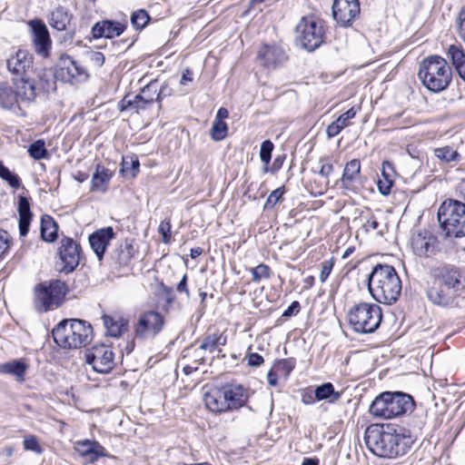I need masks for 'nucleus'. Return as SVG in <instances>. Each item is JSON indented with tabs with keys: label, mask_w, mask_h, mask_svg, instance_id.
Here are the masks:
<instances>
[{
	"label": "nucleus",
	"mask_w": 465,
	"mask_h": 465,
	"mask_svg": "<svg viewBox=\"0 0 465 465\" xmlns=\"http://www.w3.org/2000/svg\"><path fill=\"white\" fill-rule=\"evenodd\" d=\"M417 439V434L410 429L391 424H371L364 433L370 451L385 459L403 457L411 450Z\"/></svg>",
	"instance_id": "1"
},
{
	"label": "nucleus",
	"mask_w": 465,
	"mask_h": 465,
	"mask_svg": "<svg viewBox=\"0 0 465 465\" xmlns=\"http://www.w3.org/2000/svg\"><path fill=\"white\" fill-rule=\"evenodd\" d=\"M427 297L431 303L440 307H460V301L465 298V268L451 263L435 268Z\"/></svg>",
	"instance_id": "2"
},
{
	"label": "nucleus",
	"mask_w": 465,
	"mask_h": 465,
	"mask_svg": "<svg viewBox=\"0 0 465 465\" xmlns=\"http://www.w3.org/2000/svg\"><path fill=\"white\" fill-rule=\"evenodd\" d=\"M368 288L375 301L392 304L401 295V281L394 267L377 264L368 277Z\"/></svg>",
	"instance_id": "3"
},
{
	"label": "nucleus",
	"mask_w": 465,
	"mask_h": 465,
	"mask_svg": "<svg viewBox=\"0 0 465 465\" xmlns=\"http://www.w3.org/2000/svg\"><path fill=\"white\" fill-rule=\"evenodd\" d=\"M414 401L411 395L401 391H385L371 402L369 411L375 418L393 419L411 412Z\"/></svg>",
	"instance_id": "4"
},
{
	"label": "nucleus",
	"mask_w": 465,
	"mask_h": 465,
	"mask_svg": "<svg viewBox=\"0 0 465 465\" xmlns=\"http://www.w3.org/2000/svg\"><path fill=\"white\" fill-rule=\"evenodd\" d=\"M54 342L64 349H78L89 343L92 327L86 322L66 319L60 322L52 331Z\"/></svg>",
	"instance_id": "5"
},
{
	"label": "nucleus",
	"mask_w": 465,
	"mask_h": 465,
	"mask_svg": "<svg viewBox=\"0 0 465 465\" xmlns=\"http://www.w3.org/2000/svg\"><path fill=\"white\" fill-rule=\"evenodd\" d=\"M418 76L422 84L430 92L439 93L445 90L452 78L451 68L447 61L431 55L422 60Z\"/></svg>",
	"instance_id": "6"
},
{
	"label": "nucleus",
	"mask_w": 465,
	"mask_h": 465,
	"mask_svg": "<svg viewBox=\"0 0 465 465\" xmlns=\"http://www.w3.org/2000/svg\"><path fill=\"white\" fill-rule=\"evenodd\" d=\"M347 319L355 332L371 333L379 328L382 312L375 303L361 302L350 309Z\"/></svg>",
	"instance_id": "7"
},
{
	"label": "nucleus",
	"mask_w": 465,
	"mask_h": 465,
	"mask_svg": "<svg viewBox=\"0 0 465 465\" xmlns=\"http://www.w3.org/2000/svg\"><path fill=\"white\" fill-rule=\"evenodd\" d=\"M438 219L447 237L465 236V203L457 200L445 201L438 212Z\"/></svg>",
	"instance_id": "8"
},
{
	"label": "nucleus",
	"mask_w": 465,
	"mask_h": 465,
	"mask_svg": "<svg viewBox=\"0 0 465 465\" xmlns=\"http://www.w3.org/2000/svg\"><path fill=\"white\" fill-rule=\"evenodd\" d=\"M325 31L321 20L314 16H303L296 25V40L305 50L312 52L324 41Z\"/></svg>",
	"instance_id": "9"
},
{
	"label": "nucleus",
	"mask_w": 465,
	"mask_h": 465,
	"mask_svg": "<svg viewBox=\"0 0 465 465\" xmlns=\"http://www.w3.org/2000/svg\"><path fill=\"white\" fill-rule=\"evenodd\" d=\"M66 292L65 283L59 280L45 282L35 289V307L46 312L58 307Z\"/></svg>",
	"instance_id": "10"
},
{
	"label": "nucleus",
	"mask_w": 465,
	"mask_h": 465,
	"mask_svg": "<svg viewBox=\"0 0 465 465\" xmlns=\"http://www.w3.org/2000/svg\"><path fill=\"white\" fill-rule=\"evenodd\" d=\"M164 326L163 316L156 311H147L141 313L134 325V336L143 341L153 339Z\"/></svg>",
	"instance_id": "11"
},
{
	"label": "nucleus",
	"mask_w": 465,
	"mask_h": 465,
	"mask_svg": "<svg viewBox=\"0 0 465 465\" xmlns=\"http://www.w3.org/2000/svg\"><path fill=\"white\" fill-rule=\"evenodd\" d=\"M54 76L64 83L77 84L87 80L89 74L87 70L70 55L62 54L56 63Z\"/></svg>",
	"instance_id": "12"
},
{
	"label": "nucleus",
	"mask_w": 465,
	"mask_h": 465,
	"mask_svg": "<svg viewBox=\"0 0 465 465\" xmlns=\"http://www.w3.org/2000/svg\"><path fill=\"white\" fill-rule=\"evenodd\" d=\"M81 246L74 240L64 237L58 248L56 266L59 272L69 273L74 271L80 262Z\"/></svg>",
	"instance_id": "13"
},
{
	"label": "nucleus",
	"mask_w": 465,
	"mask_h": 465,
	"mask_svg": "<svg viewBox=\"0 0 465 465\" xmlns=\"http://www.w3.org/2000/svg\"><path fill=\"white\" fill-rule=\"evenodd\" d=\"M410 245L412 252L420 258H431L440 251L438 237L427 230L414 232Z\"/></svg>",
	"instance_id": "14"
},
{
	"label": "nucleus",
	"mask_w": 465,
	"mask_h": 465,
	"mask_svg": "<svg viewBox=\"0 0 465 465\" xmlns=\"http://www.w3.org/2000/svg\"><path fill=\"white\" fill-rule=\"evenodd\" d=\"M85 357L86 362L91 364L96 372L108 373L114 366V353L104 344L94 346L86 352Z\"/></svg>",
	"instance_id": "15"
},
{
	"label": "nucleus",
	"mask_w": 465,
	"mask_h": 465,
	"mask_svg": "<svg viewBox=\"0 0 465 465\" xmlns=\"http://www.w3.org/2000/svg\"><path fill=\"white\" fill-rule=\"evenodd\" d=\"M12 82L21 102L27 103H31L35 99L37 88H42L45 92H48L50 89H54V81L45 80V84H39V87H37L33 75L28 77L12 78Z\"/></svg>",
	"instance_id": "16"
},
{
	"label": "nucleus",
	"mask_w": 465,
	"mask_h": 465,
	"mask_svg": "<svg viewBox=\"0 0 465 465\" xmlns=\"http://www.w3.org/2000/svg\"><path fill=\"white\" fill-rule=\"evenodd\" d=\"M6 67L12 78L28 77L34 74L33 56L25 50H18L6 59Z\"/></svg>",
	"instance_id": "17"
},
{
	"label": "nucleus",
	"mask_w": 465,
	"mask_h": 465,
	"mask_svg": "<svg viewBox=\"0 0 465 465\" xmlns=\"http://www.w3.org/2000/svg\"><path fill=\"white\" fill-rule=\"evenodd\" d=\"M360 3L358 0H334L332 15L341 26H350L360 15Z\"/></svg>",
	"instance_id": "18"
},
{
	"label": "nucleus",
	"mask_w": 465,
	"mask_h": 465,
	"mask_svg": "<svg viewBox=\"0 0 465 465\" xmlns=\"http://www.w3.org/2000/svg\"><path fill=\"white\" fill-rule=\"evenodd\" d=\"M337 184L346 192L358 193L361 190L362 187V178L360 160L352 159L346 163L342 176L337 182Z\"/></svg>",
	"instance_id": "19"
},
{
	"label": "nucleus",
	"mask_w": 465,
	"mask_h": 465,
	"mask_svg": "<svg viewBox=\"0 0 465 465\" xmlns=\"http://www.w3.org/2000/svg\"><path fill=\"white\" fill-rule=\"evenodd\" d=\"M257 58L262 66L273 70L282 65L288 59V56L281 46L264 45L258 51Z\"/></svg>",
	"instance_id": "20"
},
{
	"label": "nucleus",
	"mask_w": 465,
	"mask_h": 465,
	"mask_svg": "<svg viewBox=\"0 0 465 465\" xmlns=\"http://www.w3.org/2000/svg\"><path fill=\"white\" fill-rule=\"evenodd\" d=\"M28 25L32 29L35 52L42 56H47L52 42L46 25L38 19L29 21Z\"/></svg>",
	"instance_id": "21"
},
{
	"label": "nucleus",
	"mask_w": 465,
	"mask_h": 465,
	"mask_svg": "<svg viewBox=\"0 0 465 465\" xmlns=\"http://www.w3.org/2000/svg\"><path fill=\"white\" fill-rule=\"evenodd\" d=\"M75 451L89 463H94L99 458L106 457V450L95 440H82L74 444Z\"/></svg>",
	"instance_id": "22"
},
{
	"label": "nucleus",
	"mask_w": 465,
	"mask_h": 465,
	"mask_svg": "<svg viewBox=\"0 0 465 465\" xmlns=\"http://www.w3.org/2000/svg\"><path fill=\"white\" fill-rule=\"evenodd\" d=\"M126 29V24L114 20H103L95 23L91 30L94 39L108 38L112 39L121 35Z\"/></svg>",
	"instance_id": "23"
},
{
	"label": "nucleus",
	"mask_w": 465,
	"mask_h": 465,
	"mask_svg": "<svg viewBox=\"0 0 465 465\" xmlns=\"http://www.w3.org/2000/svg\"><path fill=\"white\" fill-rule=\"evenodd\" d=\"M114 236V229L110 226L97 230L89 236L91 248L99 261H102L107 245Z\"/></svg>",
	"instance_id": "24"
},
{
	"label": "nucleus",
	"mask_w": 465,
	"mask_h": 465,
	"mask_svg": "<svg viewBox=\"0 0 465 465\" xmlns=\"http://www.w3.org/2000/svg\"><path fill=\"white\" fill-rule=\"evenodd\" d=\"M223 387L212 388L205 391L203 401L207 409L213 412H224L229 411Z\"/></svg>",
	"instance_id": "25"
},
{
	"label": "nucleus",
	"mask_w": 465,
	"mask_h": 465,
	"mask_svg": "<svg viewBox=\"0 0 465 465\" xmlns=\"http://www.w3.org/2000/svg\"><path fill=\"white\" fill-rule=\"evenodd\" d=\"M227 342V337L223 334L213 333L206 335L201 341L198 349L194 351L195 358L197 361L203 362L204 361V352H213L222 346H224Z\"/></svg>",
	"instance_id": "26"
},
{
	"label": "nucleus",
	"mask_w": 465,
	"mask_h": 465,
	"mask_svg": "<svg viewBox=\"0 0 465 465\" xmlns=\"http://www.w3.org/2000/svg\"><path fill=\"white\" fill-rule=\"evenodd\" d=\"M20 98L15 90L12 87L0 86V106L7 111H11L15 115L25 116V112L20 105Z\"/></svg>",
	"instance_id": "27"
},
{
	"label": "nucleus",
	"mask_w": 465,
	"mask_h": 465,
	"mask_svg": "<svg viewBox=\"0 0 465 465\" xmlns=\"http://www.w3.org/2000/svg\"><path fill=\"white\" fill-rule=\"evenodd\" d=\"M223 387L229 411L242 407L248 400L246 390L242 385L226 384Z\"/></svg>",
	"instance_id": "28"
},
{
	"label": "nucleus",
	"mask_w": 465,
	"mask_h": 465,
	"mask_svg": "<svg viewBox=\"0 0 465 465\" xmlns=\"http://www.w3.org/2000/svg\"><path fill=\"white\" fill-rule=\"evenodd\" d=\"M17 210L19 213V234L20 237H25L29 232V227L33 216L30 209V203L25 196H19Z\"/></svg>",
	"instance_id": "29"
},
{
	"label": "nucleus",
	"mask_w": 465,
	"mask_h": 465,
	"mask_svg": "<svg viewBox=\"0 0 465 465\" xmlns=\"http://www.w3.org/2000/svg\"><path fill=\"white\" fill-rule=\"evenodd\" d=\"M134 255V249L131 243L126 242L124 245L114 250L111 253L112 263L116 268L127 266Z\"/></svg>",
	"instance_id": "30"
},
{
	"label": "nucleus",
	"mask_w": 465,
	"mask_h": 465,
	"mask_svg": "<svg viewBox=\"0 0 465 465\" xmlns=\"http://www.w3.org/2000/svg\"><path fill=\"white\" fill-rule=\"evenodd\" d=\"M27 370V365L21 361H11L0 364V373L10 374L14 376L16 381H23L25 374Z\"/></svg>",
	"instance_id": "31"
},
{
	"label": "nucleus",
	"mask_w": 465,
	"mask_h": 465,
	"mask_svg": "<svg viewBox=\"0 0 465 465\" xmlns=\"http://www.w3.org/2000/svg\"><path fill=\"white\" fill-rule=\"evenodd\" d=\"M71 18L72 15L65 8L58 6L51 13L49 24L53 28L58 31H64L70 24Z\"/></svg>",
	"instance_id": "32"
},
{
	"label": "nucleus",
	"mask_w": 465,
	"mask_h": 465,
	"mask_svg": "<svg viewBox=\"0 0 465 465\" xmlns=\"http://www.w3.org/2000/svg\"><path fill=\"white\" fill-rule=\"evenodd\" d=\"M102 319L107 334L112 337H119L127 330V321L122 318L115 319L112 316L104 315Z\"/></svg>",
	"instance_id": "33"
},
{
	"label": "nucleus",
	"mask_w": 465,
	"mask_h": 465,
	"mask_svg": "<svg viewBox=\"0 0 465 465\" xmlns=\"http://www.w3.org/2000/svg\"><path fill=\"white\" fill-rule=\"evenodd\" d=\"M40 230L41 237L45 242H53L56 240L58 226L51 216H42Z\"/></svg>",
	"instance_id": "34"
},
{
	"label": "nucleus",
	"mask_w": 465,
	"mask_h": 465,
	"mask_svg": "<svg viewBox=\"0 0 465 465\" xmlns=\"http://www.w3.org/2000/svg\"><path fill=\"white\" fill-rule=\"evenodd\" d=\"M317 401H328L330 403H334L341 396V393L334 390V386L331 382H325L315 388Z\"/></svg>",
	"instance_id": "35"
},
{
	"label": "nucleus",
	"mask_w": 465,
	"mask_h": 465,
	"mask_svg": "<svg viewBox=\"0 0 465 465\" xmlns=\"http://www.w3.org/2000/svg\"><path fill=\"white\" fill-rule=\"evenodd\" d=\"M112 173L108 169L97 165L96 171L92 178L91 191H105V184L110 181Z\"/></svg>",
	"instance_id": "36"
},
{
	"label": "nucleus",
	"mask_w": 465,
	"mask_h": 465,
	"mask_svg": "<svg viewBox=\"0 0 465 465\" xmlns=\"http://www.w3.org/2000/svg\"><path fill=\"white\" fill-rule=\"evenodd\" d=\"M434 155L443 163L459 162L460 153L450 146H443L434 149Z\"/></svg>",
	"instance_id": "37"
},
{
	"label": "nucleus",
	"mask_w": 465,
	"mask_h": 465,
	"mask_svg": "<svg viewBox=\"0 0 465 465\" xmlns=\"http://www.w3.org/2000/svg\"><path fill=\"white\" fill-rule=\"evenodd\" d=\"M447 55L450 59L455 69L465 63V52L460 45H451L449 46Z\"/></svg>",
	"instance_id": "38"
},
{
	"label": "nucleus",
	"mask_w": 465,
	"mask_h": 465,
	"mask_svg": "<svg viewBox=\"0 0 465 465\" xmlns=\"http://www.w3.org/2000/svg\"><path fill=\"white\" fill-rule=\"evenodd\" d=\"M0 178L6 182L12 188L17 189L21 186L20 177L10 171L4 163L0 161Z\"/></svg>",
	"instance_id": "39"
},
{
	"label": "nucleus",
	"mask_w": 465,
	"mask_h": 465,
	"mask_svg": "<svg viewBox=\"0 0 465 465\" xmlns=\"http://www.w3.org/2000/svg\"><path fill=\"white\" fill-rule=\"evenodd\" d=\"M157 93V84L156 83H150L146 86H144L139 94L135 95V99L138 102L145 101V103L153 104L155 101Z\"/></svg>",
	"instance_id": "40"
},
{
	"label": "nucleus",
	"mask_w": 465,
	"mask_h": 465,
	"mask_svg": "<svg viewBox=\"0 0 465 465\" xmlns=\"http://www.w3.org/2000/svg\"><path fill=\"white\" fill-rule=\"evenodd\" d=\"M28 153L35 160L45 159L48 156V152L43 140H37L29 146Z\"/></svg>",
	"instance_id": "41"
},
{
	"label": "nucleus",
	"mask_w": 465,
	"mask_h": 465,
	"mask_svg": "<svg viewBox=\"0 0 465 465\" xmlns=\"http://www.w3.org/2000/svg\"><path fill=\"white\" fill-rule=\"evenodd\" d=\"M140 163L137 158H123L121 172L134 177L139 172Z\"/></svg>",
	"instance_id": "42"
},
{
	"label": "nucleus",
	"mask_w": 465,
	"mask_h": 465,
	"mask_svg": "<svg viewBox=\"0 0 465 465\" xmlns=\"http://www.w3.org/2000/svg\"><path fill=\"white\" fill-rule=\"evenodd\" d=\"M150 16L143 9H139L131 15V23L137 30L143 29L148 24Z\"/></svg>",
	"instance_id": "43"
},
{
	"label": "nucleus",
	"mask_w": 465,
	"mask_h": 465,
	"mask_svg": "<svg viewBox=\"0 0 465 465\" xmlns=\"http://www.w3.org/2000/svg\"><path fill=\"white\" fill-rule=\"evenodd\" d=\"M227 124L221 120H214L211 129V136L214 141H222L227 135Z\"/></svg>",
	"instance_id": "44"
},
{
	"label": "nucleus",
	"mask_w": 465,
	"mask_h": 465,
	"mask_svg": "<svg viewBox=\"0 0 465 465\" xmlns=\"http://www.w3.org/2000/svg\"><path fill=\"white\" fill-rule=\"evenodd\" d=\"M294 367L295 360L292 358L281 360L274 365L276 371L285 378L290 375Z\"/></svg>",
	"instance_id": "45"
},
{
	"label": "nucleus",
	"mask_w": 465,
	"mask_h": 465,
	"mask_svg": "<svg viewBox=\"0 0 465 465\" xmlns=\"http://www.w3.org/2000/svg\"><path fill=\"white\" fill-rule=\"evenodd\" d=\"M252 281L259 282L262 279H269L271 277V269L268 265L261 263L258 266L251 269Z\"/></svg>",
	"instance_id": "46"
},
{
	"label": "nucleus",
	"mask_w": 465,
	"mask_h": 465,
	"mask_svg": "<svg viewBox=\"0 0 465 465\" xmlns=\"http://www.w3.org/2000/svg\"><path fill=\"white\" fill-rule=\"evenodd\" d=\"M273 148H274V145H273L272 142H271L270 140H265L261 144L260 158H261L262 162H263L265 164L264 172H268L267 165L269 164V163L271 161L272 152Z\"/></svg>",
	"instance_id": "47"
},
{
	"label": "nucleus",
	"mask_w": 465,
	"mask_h": 465,
	"mask_svg": "<svg viewBox=\"0 0 465 465\" xmlns=\"http://www.w3.org/2000/svg\"><path fill=\"white\" fill-rule=\"evenodd\" d=\"M319 174L327 179L326 184H329V176L333 172V161L330 157L321 158L319 161Z\"/></svg>",
	"instance_id": "48"
},
{
	"label": "nucleus",
	"mask_w": 465,
	"mask_h": 465,
	"mask_svg": "<svg viewBox=\"0 0 465 465\" xmlns=\"http://www.w3.org/2000/svg\"><path fill=\"white\" fill-rule=\"evenodd\" d=\"M138 100L134 96L125 95L123 100L119 103L120 111H126L128 109H135L136 112L139 110H144V105L137 104Z\"/></svg>",
	"instance_id": "49"
},
{
	"label": "nucleus",
	"mask_w": 465,
	"mask_h": 465,
	"mask_svg": "<svg viewBox=\"0 0 465 465\" xmlns=\"http://www.w3.org/2000/svg\"><path fill=\"white\" fill-rule=\"evenodd\" d=\"M283 193H284V187H279V188L275 189L274 191H272L269 194V196L265 202L264 209L265 210L272 209L277 204V203L281 200Z\"/></svg>",
	"instance_id": "50"
},
{
	"label": "nucleus",
	"mask_w": 465,
	"mask_h": 465,
	"mask_svg": "<svg viewBox=\"0 0 465 465\" xmlns=\"http://www.w3.org/2000/svg\"><path fill=\"white\" fill-rule=\"evenodd\" d=\"M12 244V238L5 231L0 232V261L8 252Z\"/></svg>",
	"instance_id": "51"
},
{
	"label": "nucleus",
	"mask_w": 465,
	"mask_h": 465,
	"mask_svg": "<svg viewBox=\"0 0 465 465\" xmlns=\"http://www.w3.org/2000/svg\"><path fill=\"white\" fill-rule=\"evenodd\" d=\"M24 448L25 450H31V451H35L36 453L42 452V448H41L36 437L34 435H29L25 438Z\"/></svg>",
	"instance_id": "52"
},
{
	"label": "nucleus",
	"mask_w": 465,
	"mask_h": 465,
	"mask_svg": "<svg viewBox=\"0 0 465 465\" xmlns=\"http://www.w3.org/2000/svg\"><path fill=\"white\" fill-rule=\"evenodd\" d=\"M159 233L163 236V242L168 243L171 239V223L169 220L162 221L158 227Z\"/></svg>",
	"instance_id": "53"
},
{
	"label": "nucleus",
	"mask_w": 465,
	"mask_h": 465,
	"mask_svg": "<svg viewBox=\"0 0 465 465\" xmlns=\"http://www.w3.org/2000/svg\"><path fill=\"white\" fill-rule=\"evenodd\" d=\"M332 268H333L332 259L326 260L322 263V270H321L320 276H319L320 281L322 282H324L328 279V277L330 276V274L332 271Z\"/></svg>",
	"instance_id": "54"
},
{
	"label": "nucleus",
	"mask_w": 465,
	"mask_h": 465,
	"mask_svg": "<svg viewBox=\"0 0 465 465\" xmlns=\"http://www.w3.org/2000/svg\"><path fill=\"white\" fill-rule=\"evenodd\" d=\"M393 184V179H379L377 183V186L379 189V192L383 195H388L391 193V189Z\"/></svg>",
	"instance_id": "55"
},
{
	"label": "nucleus",
	"mask_w": 465,
	"mask_h": 465,
	"mask_svg": "<svg viewBox=\"0 0 465 465\" xmlns=\"http://www.w3.org/2000/svg\"><path fill=\"white\" fill-rule=\"evenodd\" d=\"M357 114V110L354 108V107H351V109H349L347 112H345L344 114H341L338 118H337V121L341 124L343 125V127H347L348 125H350V120L354 118L355 115Z\"/></svg>",
	"instance_id": "56"
},
{
	"label": "nucleus",
	"mask_w": 465,
	"mask_h": 465,
	"mask_svg": "<svg viewBox=\"0 0 465 465\" xmlns=\"http://www.w3.org/2000/svg\"><path fill=\"white\" fill-rule=\"evenodd\" d=\"M458 35L465 42V6L461 8L458 15Z\"/></svg>",
	"instance_id": "57"
},
{
	"label": "nucleus",
	"mask_w": 465,
	"mask_h": 465,
	"mask_svg": "<svg viewBox=\"0 0 465 465\" xmlns=\"http://www.w3.org/2000/svg\"><path fill=\"white\" fill-rule=\"evenodd\" d=\"M344 127L341 125L337 119L331 123L326 129V134L329 138H332L336 135H338L341 130H343Z\"/></svg>",
	"instance_id": "58"
},
{
	"label": "nucleus",
	"mask_w": 465,
	"mask_h": 465,
	"mask_svg": "<svg viewBox=\"0 0 465 465\" xmlns=\"http://www.w3.org/2000/svg\"><path fill=\"white\" fill-rule=\"evenodd\" d=\"M88 57L93 65L101 67L104 64V55L101 52L91 51L88 53Z\"/></svg>",
	"instance_id": "59"
},
{
	"label": "nucleus",
	"mask_w": 465,
	"mask_h": 465,
	"mask_svg": "<svg viewBox=\"0 0 465 465\" xmlns=\"http://www.w3.org/2000/svg\"><path fill=\"white\" fill-rule=\"evenodd\" d=\"M246 357L248 364L252 367H259L264 362L262 356L256 352L249 353Z\"/></svg>",
	"instance_id": "60"
},
{
	"label": "nucleus",
	"mask_w": 465,
	"mask_h": 465,
	"mask_svg": "<svg viewBox=\"0 0 465 465\" xmlns=\"http://www.w3.org/2000/svg\"><path fill=\"white\" fill-rule=\"evenodd\" d=\"M315 396H316L315 390L314 391H312V390L304 391L302 393V403H304L306 405L313 404L317 401V398Z\"/></svg>",
	"instance_id": "61"
},
{
	"label": "nucleus",
	"mask_w": 465,
	"mask_h": 465,
	"mask_svg": "<svg viewBox=\"0 0 465 465\" xmlns=\"http://www.w3.org/2000/svg\"><path fill=\"white\" fill-rule=\"evenodd\" d=\"M362 228L366 232L375 231L379 228V222L374 215H371L363 223Z\"/></svg>",
	"instance_id": "62"
},
{
	"label": "nucleus",
	"mask_w": 465,
	"mask_h": 465,
	"mask_svg": "<svg viewBox=\"0 0 465 465\" xmlns=\"http://www.w3.org/2000/svg\"><path fill=\"white\" fill-rule=\"evenodd\" d=\"M393 167L389 162H383L381 168V175L383 178L392 179L393 178Z\"/></svg>",
	"instance_id": "63"
},
{
	"label": "nucleus",
	"mask_w": 465,
	"mask_h": 465,
	"mask_svg": "<svg viewBox=\"0 0 465 465\" xmlns=\"http://www.w3.org/2000/svg\"><path fill=\"white\" fill-rule=\"evenodd\" d=\"M300 303L297 301H294L291 303V305L283 312L282 317H290L292 314H296L300 311Z\"/></svg>",
	"instance_id": "64"
}]
</instances>
